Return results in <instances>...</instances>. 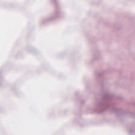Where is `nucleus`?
I'll return each mask as SVG.
<instances>
[{
  "label": "nucleus",
  "instance_id": "obj_1",
  "mask_svg": "<svg viewBox=\"0 0 135 135\" xmlns=\"http://www.w3.org/2000/svg\"><path fill=\"white\" fill-rule=\"evenodd\" d=\"M102 92L104 95L102 100L94 104V111L99 113L102 112L113 106V104L110 102L112 97L108 91L104 89Z\"/></svg>",
  "mask_w": 135,
  "mask_h": 135
},
{
  "label": "nucleus",
  "instance_id": "obj_2",
  "mask_svg": "<svg viewBox=\"0 0 135 135\" xmlns=\"http://www.w3.org/2000/svg\"><path fill=\"white\" fill-rule=\"evenodd\" d=\"M62 13V11L60 9H57L54 12L52 15L49 16L48 18L45 19L46 21H52L56 18L60 17Z\"/></svg>",
  "mask_w": 135,
  "mask_h": 135
},
{
  "label": "nucleus",
  "instance_id": "obj_3",
  "mask_svg": "<svg viewBox=\"0 0 135 135\" xmlns=\"http://www.w3.org/2000/svg\"><path fill=\"white\" fill-rule=\"evenodd\" d=\"M133 132V130L132 129H130L129 131V133L130 134H131Z\"/></svg>",
  "mask_w": 135,
  "mask_h": 135
},
{
  "label": "nucleus",
  "instance_id": "obj_4",
  "mask_svg": "<svg viewBox=\"0 0 135 135\" xmlns=\"http://www.w3.org/2000/svg\"><path fill=\"white\" fill-rule=\"evenodd\" d=\"M115 110H116V111H118L119 110L118 109L115 108Z\"/></svg>",
  "mask_w": 135,
  "mask_h": 135
}]
</instances>
